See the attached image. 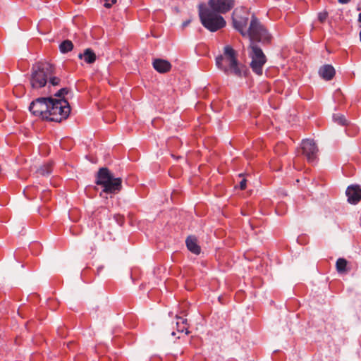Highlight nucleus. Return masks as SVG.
Here are the masks:
<instances>
[{
	"mask_svg": "<svg viewBox=\"0 0 361 361\" xmlns=\"http://www.w3.org/2000/svg\"><path fill=\"white\" fill-rule=\"evenodd\" d=\"M233 25L243 37L248 36L250 41H257L262 44H269L271 36L254 15L251 18L249 28V13L243 7L236 8L232 13Z\"/></svg>",
	"mask_w": 361,
	"mask_h": 361,
	"instance_id": "1",
	"label": "nucleus"
},
{
	"mask_svg": "<svg viewBox=\"0 0 361 361\" xmlns=\"http://www.w3.org/2000/svg\"><path fill=\"white\" fill-rule=\"evenodd\" d=\"M216 65L226 75L242 78L246 73V67L238 62L237 53L231 46H226L224 54L216 57Z\"/></svg>",
	"mask_w": 361,
	"mask_h": 361,
	"instance_id": "2",
	"label": "nucleus"
},
{
	"mask_svg": "<svg viewBox=\"0 0 361 361\" xmlns=\"http://www.w3.org/2000/svg\"><path fill=\"white\" fill-rule=\"evenodd\" d=\"M96 184L103 187L100 193L117 194L122 190V179L115 178L107 168H101L97 172Z\"/></svg>",
	"mask_w": 361,
	"mask_h": 361,
	"instance_id": "3",
	"label": "nucleus"
},
{
	"mask_svg": "<svg viewBox=\"0 0 361 361\" xmlns=\"http://www.w3.org/2000/svg\"><path fill=\"white\" fill-rule=\"evenodd\" d=\"M199 16L202 25L211 32L224 27L226 22L219 13L204 4L199 6Z\"/></svg>",
	"mask_w": 361,
	"mask_h": 361,
	"instance_id": "4",
	"label": "nucleus"
},
{
	"mask_svg": "<svg viewBox=\"0 0 361 361\" xmlns=\"http://www.w3.org/2000/svg\"><path fill=\"white\" fill-rule=\"evenodd\" d=\"M55 67L47 62H39L32 68L30 84L32 88L39 89L46 85L48 76L54 73Z\"/></svg>",
	"mask_w": 361,
	"mask_h": 361,
	"instance_id": "5",
	"label": "nucleus"
},
{
	"mask_svg": "<svg viewBox=\"0 0 361 361\" xmlns=\"http://www.w3.org/2000/svg\"><path fill=\"white\" fill-rule=\"evenodd\" d=\"M47 112V121L61 122L66 119L71 113V106L65 99H54L51 97Z\"/></svg>",
	"mask_w": 361,
	"mask_h": 361,
	"instance_id": "6",
	"label": "nucleus"
},
{
	"mask_svg": "<svg viewBox=\"0 0 361 361\" xmlns=\"http://www.w3.org/2000/svg\"><path fill=\"white\" fill-rule=\"evenodd\" d=\"M256 42L251 41L250 45V67L255 73L261 75L263 73V66L267 62V57L262 49L255 43Z\"/></svg>",
	"mask_w": 361,
	"mask_h": 361,
	"instance_id": "7",
	"label": "nucleus"
},
{
	"mask_svg": "<svg viewBox=\"0 0 361 361\" xmlns=\"http://www.w3.org/2000/svg\"><path fill=\"white\" fill-rule=\"evenodd\" d=\"M51 97H39L32 101L29 106L30 112L36 116L41 117L43 120L47 118V112L49 106V100Z\"/></svg>",
	"mask_w": 361,
	"mask_h": 361,
	"instance_id": "8",
	"label": "nucleus"
},
{
	"mask_svg": "<svg viewBox=\"0 0 361 361\" xmlns=\"http://www.w3.org/2000/svg\"><path fill=\"white\" fill-rule=\"evenodd\" d=\"M208 6L219 14H225L235 6V0H209Z\"/></svg>",
	"mask_w": 361,
	"mask_h": 361,
	"instance_id": "9",
	"label": "nucleus"
},
{
	"mask_svg": "<svg viewBox=\"0 0 361 361\" xmlns=\"http://www.w3.org/2000/svg\"><path fill=\"white\" fill-rule=\"evenodd\" d=\"M301 149L302 154L309 162H312L316 159L318 149L313 140H303L301 143Z\"/></svg>",
	"mask_w": 361,
	"mask_h": 361,
	"instance_id": "10",
	"label": "nucleus"
},
{
	"mask_svg": "<svg viewBox=\"0 0 361 361\" xmlns=\"http://www.w3.org/2000/svg\"><path fill=\"white\" fill-rule=\"evenodd\" d=\"M345 194L350 204H356L361 200V188L359 185L348 186Z\"/></svg>",
	"mask_w": 361,
	"mask_h": 361,
	"instance_id": "11",
	"label": "nucleus"
},
{
	"mask_svg": "<svg viewBox=\"0 0 361 361\" xmlns=\"http://www.w3.org/2000/svg\"><path fill=\"white\" fill-rule=\"evenodd\" d=\"M153 68L160 73H166L170 71L171 68V64L169 61L161 59H156L152 63Z\"/></svg>",
	"mask_w": 361,
	"mask_h": 361,
	"instance_id": "12",
	"label": "nucleus"
},
{
	"mask_svg": "<svg viewBox=\"0 0 361 361\" xmlns=\"http://www.w3.org/2000/svg\"><path fill=\"white\" fill-rule=\"evenodd\" d=\"M336 73L334 68L329 64L322 66L319 70V75L325 80L333 79Z\"/></svg>",
	"mask_w": 361,
	"mask_h": 361,
	"instance_id": "13",
	"label": "nucleus"
},
{
	"mask_svg": "<svg viewBox=\"0 0 361 361\" xmlns=\"http://www.w3.org/2000/svg\"><path fill=\"white\" fill-rule=\"evenodd\" d=\"M78 58L84 59V61L89 64L93 63L97 59L95 53L90 48L85 49L83 53H80Z\"/></svg>",
	"mask_w": 361,
	"mask_h": 361,
	"instance_id": "14",
	"label": "nucleus"
},
{
	"mask_svg": "<svg viewBox=\"0 0 361 361\" xmlns=\"http://www.w3.org/2000/svg\"><path fill=\"white\" fill-rule=\"evenodd\" d=\"M186 246L188 249L192 253L195 255H199L200 253L201 249L200 247L197 243V239L195 237L189 236L186 239Z\"/></svg>",
	"mask_w": 361,
	"mask_h": 361,
	"instance_id": "15",
	"label": "nucleus"
},
{
	"mask_svg": "<svg viewBox=\"0 0 361 361\" xmlns=\"http://www.w3.org/2000/svg\"><path fill=\"white\" fill-rule=\"evenodd\" d=\"M176 326L177 330L180 332L185 331V334H188L187 319L183 317H178L176 318Z\"/></svg>",
	"mask_w": 361,
	"mask_h": 361,
	"instance_id": "16",
	"label": "nucleus"
},
{
	"mask_svg": "<svg viewBox=\"0 0 361 361\" xmlns=\"http://www.w3.org/2000/svg\"><path fill=\"white\" fill-rule=\"evenodd\" d=\"M73 49V44L69 39L63 41L59 45L60 51L63 54L68 53Z\"/></svg>",
	"mask_w": 361,
	"mask_h": 361,
	"instance_id": "17",
	"label": "nucleus"
},
{
	"mask_svg": "<svg viewBox=\"0 0 361 361\" xmlns=\"http://www.w3.org/2000/svg\"><path fill=\"white\" fill-rule=\"evenodd\" d=\"M348 264V262L344 258H338L336 263V270L339 274H343L346 272V267Z\"/></svg>",
	"mask_w": 361,
	"mask_h": 361,
	"instance_id": "18",
	"label": "nucleus"
},
{
	"mask_svg": "<svg viewBox=\"0 0 361 361\" xmlns=\"http://www.w3.org/2000/svg\"><path fill=\"white\" fill-rule=\"evenodd\" d=\"M52 172V164L51 163L44 164L37 170V173L41 176H48Z\"/></svg>",
	"mask_w": 361,
	"mask_h": 361,
	"instance_id": "19",
	"label": "nucleus"
},
{
	"mask_svg": "<svg viewBox=\"0 0 361 361\" xmlns=\"http://www.w3.org/2000/svg\"><path fill=\"white\" fill-rule=\"evenodd\" d=\"M333 120L334 122L342 126H345L348 124V122L345 117L340 114H334Z\"/></svg>",
	"mask_w": 361,
	"mask_h": 361,
	"instance_id": "20",
	"label": "nucleus"
},
{
	"mask_svg": "<svg viewBox=\"0 0 361 361\" xmlns=\"http://www.w3.org/2000/svg\"><path fill=\"white\" fill-rule=\"evenodd\" d=\"M56 73H51V75L48 76L49 83L52 86H59L61 83V78L54 75Z\"/></svg>",
	"mask_w": 361,
	"mask_h": 361,
	"instance_id": "21",
	"label": "nucleus"
},
{
	"mask_svg": "<svg viewBox=\"0 0 361 361\" xmlns=\"http://www.w3.org/2000/svg\"><path fill=\"white\" fill-rule=\"evenodd\" d=\"M286 147L284 144L283 143H281V144H278L275 147H274V152L276 154H282V153H285L286 152Z\"/></svg>",
	"mask_w": 361,
	"mask_h": 361,
	"instance_id": "22",
	"label": "nucleus"
},
{
	"mask_svg": "<svg viewBox=\"0 0 361 361\" xmlns=\"http://www.w3.org/2000/svg\"><path fill=\"white\" fill-rule=\"evenodd\" d=\"M69 92V90L66 87L61 88L57 92L54 94V95L59 99H62L66 94H67Z\"/></svg>",
	"mask_w": 361,
	"mask_h": 361,
	"instance_id": "23",
	"label": "nucleus"
},
{
	"mask_svg": "<svg viewBox=\"0 0 361 361\" xmlns=\"http://www.w3.org/2000/svg\"><path fill=\"white\" fill-rule=\"evenodd\" d=\"M328 18V13L326 11L320 12L318 14V20L321 23H324Z\"/></svg>",
	"mask_w": 361,
	"mask_h": 361,
	"instance_id": "24",
	"label": "nucleus"
},
{
	"mask_svg": "<svg viewBox=\"0 0 361 361\" xmlns=\"http://www.w3.org/2000/svg\"><path fill=\"white\" fill-rule=\"evenodd\" d=\"M104 7L111 8L114 4H116V0H104Z\"/></svg>",
	"mask_w": 361,
	"mask_h": 361,
	"instance_id": "25",
	"label": "nucleus"
},
{
	"mask_svg": "<svg viewBox=\"0 0 361 361\" xmlns=\"http://www.w3.org/2000/svg\"><path fill=\"white\" fill-rule=\"evenodd\" d=\"M246 183H247V180L245 178H243L240 182V184H239V188L240 190H243L246 188Z\"/></svg>",
	"mask_w": 361,
	"mask_h": 361,
	"instance_id": "26",
	"label": "nucleus"
},
{
	"mask_svg": "<svg viewBox=\"0 0 361 361\" xmlns=\"http://www.w3.org/2000/svg\"><path fill=\"white\" fill-rule=\"evenodd\" d=\"M340 4H345L350 1V0H338Z\"/></svg>",
	"mask_w": 361,
	"mask_h": 361,
	"instance_id": "27",
	"label": "nucleus"
},
{
	"mask_svg": "<svg viewBox=\"0 0 361 361\" xmlns=\"http://www.w3.org/2000/svg\"><path fill=\"white\" fill-rule=\"evenodd\" d=\"M190 20L184 21L183 23V27H185L188 26L190 24Z\"/></svg>",
	"mask_w": 361,
	"mask_h": 361,
	"instance_id": "28",
	"label": "nucleus"
},
{
	"mask_svg": "<svg viewBox=\"0 0 361 361\" xmlns=\"http://www.w3.org/2000/svg\"><path fill=\"white\" fill-rule=\"evenodd\" d=\"M358 21L361 23V13H360L358 15Z\"/></svg>",
	"mask_w": 361,
	"mask_h": 361,
	"instance_id": "29",
	"label": "nucleus"
}]
</instances>
